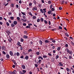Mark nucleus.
Wrapping results in <instances>:
<instances>
[{
    "label": "nucleus",
    "instance_id": "412c9836",
    "mask_svg": "<svg viewBox=\"0 0 74 74\" xmlns=\"http://www.w3.org/2000/svg\"><path fill=\"white\" fill-rule=\"evenodd\" d=\"M5 48V46H3L2 47V49L3 50H4V49Z\"/></svg>",
    "mask_w": 74,
    "mask_h": 74
},
{
    "label": "nucleus",
    "instance_id": "e2e57ef3",
    "mask_svg": "<svg viewBox=\"0 0 74 74\" xmlns=\"http://www.w3.org/2000/svg\"><path fill=\"white\" fill-rule=\"evenodd\" d=\"M40 19H38L37 20V22H40Z\"/></svg>",
    "mask_w": 74,
    "mask_h": 74
},
{
    "label": "nucleus",
    "instance_id": "4468645a",
    "mask_svg": "<svg viewBox=\"0 0 74 74\" xmlns=\"http://www.w3.org/2000/svg\"><path fill=\"white\" fill-rule=\"evenodd\" d=\"M10 6L11 7H12L13 8H14V4L13 3H12V4H11V5H10Z\"/></svg>",
    "mask_w": 74,
    "mask_h": 74
},
{
    "label": "nucleus",
    "instance_id": "c9c22d12",
    "mask_svg": "<svg viewBox=\"0 0 74 74\" xmlns=\"http://www.w3.org/2000/svg\"><path fill=\"white\" fill-rule=\"evenodd\" d=\"M47 56H43V58H47Z\"/></svg>",
    "mask_w": 74,
    "mask_h": 74
},
{
    "label": "nucleus",
    "instance_id": "f8f14e48",
    "mask_svg": "<svg viewBox=\"0 0 74 74\" xmlns=\"http://www.w3.org/2000/svg\"><path fill=\"white\" fill-rule=\"evenodd\" d=\"M73 53V52L72 51H70L69 52V54H70V55H72Z\"/></svg>",
    "mask_w": 74,
    "mask_h": 74
},
{
    "label": "nucleus",
    "instance_id": "13d9d810",
    "mask_svg": "<svg viewBox=\"0 0 74 74\" xmlns=\"http://www.w3.org/2000/svg\"><path fill=\"white\" fill-rule=\"evenodd\" d=\"M21 13L22 14H23V15H25V13L22 12H21Z\"/></svg>",
    "mask_w": 74,
    "mask_h": 74
},
{
    "label": "nucleus",
    "instance_id": "423d86ee",
    "mask_svg": "<svg viewBox=\"0 0 74 74\" xmlns=\"http://www.w3.org/2000/svg\"><path fill=\"white\" fill-rule=\"evenodd\" d=\"M62 62H60L59 63V64H58V65H59V66H62L63 65V64H62Z\"/></svg>",
    "mask_w": 74,
    "mask_h": 74
},
{
    "label": "nucleus",
    "instance_id": "5701e85b",
    "mask_svg": "<svg viewBox=\"0 0 74 74\" xmlns=\"http://www.w3.org/2000/svg\"><path fill=\"white\" fill-rule=\"evenodd\" d=\"M17 45H21V43L19 42H18L17 43Z\"/></svg>",
    "mask_w": 74,
    "mask_h": 74
},
{
    "label": "nucleus",
    "instance_id": "f704fd0d",
    "mask_svg": "<svg viewBox=\"0 0 74 74\" xmlns=\"http://www.w3.org/2000/svg\"><path fill=\"white\" fill-rule=\"evenodd\" d=\"M22 72L23 73H26V70H23L22 71Z\"/></svg>",
    "mask_w": 74,
    "mask_h": 74
},
{
    "label": "nucleus",
    "instance_id": "c85d7f7f",
    "mask_svg": "<svg viewBox=\"0 0 74 74\" xmlns=\"http://www.w3.org/2000/svg\"><path fill=\"white\" fill-rule=\"evenodd\" d=\"M19 73L20 74H25L24 73H23L22 71H20L19 72Z\"/></svg>",
    "mask_w": 74,
    "mask_h": 74
},
{
    "label": "nucleus",
    "instance_id": "473e14b6",
    "mask_svg": "<svg viewBox=\"0 0 74 74\" xmlns=\"http://www.w3.org/2000/svg\"><path fill=\"white\" fill-rule=\"evenodd\" d=\"M22 17L24 19H26V17L24 15H23Z\"/></svg>",
    "mask_w": 74,
    "mask_h": 74
},
{
    "label": "nucleus",
    "instance_id": "bb28decb",
    "mask_svg": "<svg viewBox=\"0 0 74 74\" xmlns=\"http://www.w3.org/2000/svg\"><path fill=\"white\" fill-rule=\"evenodd\" d=\"M60 49H61L60 47H58L57 49L58 51H59V50H60Z\"/></svg>",
    "mask_w": 74,
    "mask_h": 74
},
{
    "label": "nucleus",
    "instance_id": "864d4df0",
    "mask_svg": "<svg viewBox=\"0 0 74 74\" xmlns=\"http://www.w3.org/2000/svg\"><path fill=\"white\" fill-rule=\"evenodd\" d=\"M17 19L18 21H19L20 20V18L19 17H17Z\"/></svg>",
    "mask_w": 74,
    "mask_h": 74
},
{
    "label": "nucleus",
    "instance_id": "8fccbe9b",
    "mask_svg": "<svg viewBox=\"0 0 74 74\" xmlns=\"http://www.w3.org/2000/svg\"><path fill=\"white\" fill-rule=\"evenodd\" d=\"M32 3H29V5L30 6H32Z\"/></svg>",
    "mask_w": 74,
    "mask_h": 74
},
{
    "label": "nucleus",
    "instance_id": "aec40b11",
    "mask_svg": "<svg viewBox=\"0 0 74 74\" xmlns=\"http://www.w3.org/2000/svg\"><path fill=\"white\" fill-rule=\"evenodd\" d=\"M21 42H24V40L23 38H21Z\"/></svg>",
    "mask_w": 74,
    "mask_h": 74
},
{
    "label": "nucleus",
    "instance_id": "5fc2aeb1",
    "mask_svg": "<svg viewBox=\"0 0 74 74\" xmlns=\"http://www.w3.org/2000/svg\"><path fill=\"white\" fill-rule=\"evenodd\" d=\"M54 58H52V59L51 60V62H53L54 61Z\"/></svg>",
    "mask_w": 74,
    "mask_h": 74
},
{
    "label": "nucleus",
    "instance_id": "37998d69",
    "mask_svg": "<svg viewBox=\"0 0 74 74\" xmlns=\"http://www.w3.org/2000/svg\"><path fill=\"white\" fill-rule=\"evenodd\" d=\"M33 3L35 4V5H36V1L35 0H34Z\"/></svg>",
    "mask_w": 74,
    "mask_h": 74
},
{
    "label": "nucleus",
    "instance_id": "a18cd8bd",
    "mask_svg": "<svg viewBox=\"0 0 74 74\" xmlns=\"http://www.w3.org/2000/svg\"><path fill=\"white\" fill-rule=\"evenodd\" d=\"M24 58V57L23 56H21L20 57V58H21V59H23Z\"/></svg>",
    "mask_w": 74,
    "mask_h": 74
},
{
    "label": "nucleus",
    "instance_id": "79ce46f5",
    "mask_svg": "<svg viewBox=\"0 0 74 74\" xmlns=\"http://www.w3.org/2000/svg\"><path fill=\"white\" fill-rule=\"evenodd\" d=\"M49 41L48 40H45V42H46V43H48L49 42Z\"/></svg>",
    "mask_w": 74,
    "mask_h": 74
},
{
    "label": "nucleus",
    "instance_id": "a878e982",
    "mask_svg": "<svg viewBox=\"0 0 74 74\" xmlns=\"http://www.w3.org/2000/svg\"><path fill=\"white\" fill-rule=\"evenodd\" d=\"M2 53L4 55H6V52L4 51H2Z\"/></svg>",
    "mask_w": 74,
    "mask_h": 74
},
{
    "label": "nucleus",
    "instance_id": "69168bd1",
    "mask_svg": "<svg viewBox=\"0 0 74 74\" xmlns=\"http://www.w3.org/2000/svg\"><path fill=\"white\" fill-rule=\"evenodd\" d=\"M56 40H53L52 41V42H53V43L55 42H56Z\"/></svg>",
    "mask_w": 74,
    "mask_h": 74
},
{
    "label": "nucleus",
    "instance_id": "0e129e2a",
    "mask_svg": "<svg viewBox=\"0 0 74 74\" xmlns=\"http://www.w3.org/2000/svg\"><path fill=\"white\" fill-rule=\"evenodd\" d=\"M23 25L25 26H26V24L25 23H24L23 24Z\"/></svg>",
    "mask_w": 74,
    "mask_h": 74
},
{
    "label": "nucleus",
    "instance_id": "4c0bfd02",
    "mask_svg": "<svg viewBox=\"0 0 74 74\" xmlns=\"http://www.w3.org/2000/svg\"><path fill=\"white\" fill-rule=\"evenodd\" d=\"M12 13L11 12H9L8 13V15H11V14H12Z\"/></svg>",
    "mask_w": 74,
    "mask_h": 74
},
{
    "label": "nucleus",
    "instance_id": "49530a36",
    "mask_svg": "<svg viewBox=\"0 0 74 74\" xmlns=\"http://www.w3.org/2000/svg\"><path fill=\"white\" fill-rule=\"evenodd\" d=\"M9 73L10 74H13V73L12 72L9 71Z\"/></svg>",
    "mask_w": 74,
    "mask_h": 74
},
{
    "label": "nucleus",
    "instance_id": "f257e3e1",
    "mask_svg": "<svg viewBox=\"0 0 74 74\" xmlns=\"http://www.w3.org/2000/svg\"><path fill=\"white\" fill-rule=\"evenodd\" d=\"M9 39H8V41L10 42H12V39L11 38V37L10 36H9Z\"/></svg>",
    "mask_w": 74,
    "mask_h": 74
},
{
    "label": "nucleus",
    "instance_id": "dca6fc26",
    "mask_svg": "<svg viewBox=\"0 0 74 74\" xmlns=\"http://www.w3.org/2000/svg\"><path fill=\"white\" fill-rule=\"evenodd\" d=\"M66 70L67 71L69 72L71 71L70 69H69L68 68H66Z\"/></svg>",
    "mask_w": 74,
    "mask_h": 74
},
{
    "label": "nucleus",
    "instance_id": "2f4dec72",
    "mask_svg": "<svg viewBox=\"0 0 74 74\" xmlns=\"http://www.w3.org/2000/svg\"><path fill=\"white\" fill-rule=\"evenodd\" d=\"M32 18L33 19H35L36 18V16H33L32 17Z\"/></svg>",
    "mask_w": 74,
    "mask_h": 74
},
{
    "label": "nucleus",
    "instance_id": "20e7f679",
    "mask_svg": "<svg viewBox=\"0 0 74 74\" xmlns=\"http://www.w3.org/2000/svg\"><path fill=\"white\" fill-rule=\"evenodd\" d=\"M25 59L27 60H28V59H29V56H26L25 57V58H24V59Z\"/></svg>",
    "mask_w": 74,
    "mask_h": 74
},
{
    "label": "nucleus",
    "instance_id": "a19ab883",
    "mask_svg": "<svg viewBox=\"0 0 74 74\" xmlns=\"http://www.w3.org/2000/svg\"><path fill=\"white\" fill-rule=\"evenodd\" d=\"M12 62H13L14 63H15L16 62V61L14 60H12Z\"/></svg>",
    "mask_w": 74,
    "mask_h": 74
},
{
    "label": "nucleus",
    "instance_id": "6e6d98bb",
    "mask_svg": "<svg viewBox=\"0 0 74 74\" xmlns=\"http://www.w3.org/2000/svg\"><path fill=\"white\" fill-rule=\"evenodd\" d=\"M59 29H62V27L61 26H59Z\"/></svg>",
    "mask_w": 74,
    "mask_h": 74
},
{
    "label": "nucleus",
    "instance_id": "7c9ffc66",
    "mask_svg": "<svg viewBox=\"0 0 74 74\" xmlns=\"http://www.w3.org/2000/svg\"><path fill=\"white\" fill-rule=\"evenodd\" d=\"M44 22L45 23V24H47L48 23V22L47 21L45 20H44Z\"/></svg>",
    "mask_w": 74,
    "mask_h": 74
},
{
    "label": "nucleus",
    "instance_id": "6e6552de",
    "mask_svg": "<svg viewBox=\"0 0 74 74\" xmlns=\"http://www.w3.org/2000/svg\"><path fill=\"white\" fill-rule=\"evenodd\" d=\"M17 22L16 21H14L13 22V24L15 25H17Z\"/></svg>",
    "mask_w": 74,
    "mask_h": 74
},
{
    "label": "nucleus",
    "instance_id": "f3484780",
    "mask_svg": "<svg viewBox=\"0 0 74 74\" xmlns=\"http://www.w3.org/2000/svg\"><path fill=\"white\" fill-rule=\"evenodd\" d=\"M41 62H42V60H41L40 59L39 60L38 62L40 64Z\"/></svg>",
    "mask_w": 74,
    "mask_h": 74
},
{
    "label": "nucleus",
    "instance_id": "052dcab7",
    "mask_svg": "<svg viewBox=\"0 0 74 74\" xmlns=\"http://www.w3.org/2000/svg\"><path fill=\"white\" fill-rule=\"evenodd\" d=\"M59 9L60 10H61L62 9V7H59Z\"/></svg>",
    "mask_w": 74,
    "mask_h": 74
},
{
    "label": "nucleus",
    "instance_id": "bf43d9fd",
    "mask_svg": "<svg viewBox=\"0 0 74 74\" xmlns=\"http://www.w3.org/2000/svg\"><path fill=\"white\" fill-rule=\"evenodd\" d=\"M35 66L36 67H38V65L37 64H35Z\"/></svg>",
    "mask_w": 74,
    "mask_h": 74
},
{
    "label": "nucleus",
    "instance_id": "774afa93",
    "mask_svg": "<svg viewBox=\"0 0 74 74\" xmlns=\"http://www.w3.org/2000/svg\"><path fill=\"white\" fill-rule=\"evenodd\" d=\"M51 24V23L50 21H49V24L50 25Z\"/></svg>",
    "mask_w": 74,
    "mask_h": 74
},
{
    "label": "nucleus",
    "instance_id": "a211bd4d",
    "mask_svg": "<svg viewBox=\"0 0 74 74\" xmlns=\"http://www.w3.org/2000/svg\"><path fill=\"white\" fill-rule=\"evenodd\" d=\"M16 70H14V71L13 72H12L13 74H16Z\"/></svg>",
    "mask_w": 74,
    "mask_h": 74
},
{
    "label": "nucleus",
    "instance_id": "9d476101",
    "mask_svg": "<svg viewBox=\"0 0 74 74\" xmlns=\"http://www.w3.org/2000/svg\"><path fill=\"white\" fill-rule=\"evenodd\" d=\"M10 56L8 54L6 55V57L7 58H8V59H10Z\"/></svg>",
    "mask_w": 74,
    "mask_h": 74
},
{
    "label": "nucleus",
    "instance_id": "6ab92c4d",
    "mask_svg": "<svg viewBox=\"0 0 74 74\" xmlns=\"http://www.w3.org/2000/svg\"><path fill=\"white\" fill-rule=\"evenodd\" d=\"M36 54L37 55H40V52H36Z\"/></svg>",
    "mask_w": 74,
    "mask_h": 74
},
{
    "label": "nucleus",
    "instance_id": "0eeeda50",
    "mask_svg": "<svg viewBox=\"0 0 74 74\" xmlns=\"http://www.w3.org/2000/svg\"><path fill=\"white\" fill-rule=\"evenodd\" d=\"M39 43L40 45H41L42 44V41L41 40H40Z\"/></svg>",
    "mask_w": 74,
    "mask_h": 74
},
{
    "label": "nucleus",
    "instance_id": "72a5a7b5",
    "mask_svg": "<svg viewBox=\"0 0 74 74\" xmlns=\"http://www.w3.org/2000/svg\"><path fill=\"white\" fill-rule=\"evenodd\" d=\"M69 58L70 59H71V58H72V59H73V58H72L71 56L70 55L69 56Z\"/></svg>",
    "mask_w": 74,
    "mask_h": 74
},
{
    "label": "nucleus",
    "instance_id": "c756f323",
    "mask_svg": "<svg viewBox=\"0 0 74 74\" xmlns=\"http://www.w3.org/2000/svg\"><path fill=\"white\" fill-rule=\"evenodd\" d=\"M64 39L66 40V41L68 40L67 38L66 37H64Z\"/></svg>",
    "mask_w": 74,
    "mask_h": 74
},
{
    "label": "nucleus",
    "instance_id": "e433bc0d",
    "mask_svg": "<svg viewBox=\"0 0 74 74\" xmlns=\"http://www.w3.org/2000/svg\"><path fill=\"white\" fill-rule=\"evenodd\" d=\"M30 15H31L32 16H33V15L30 12H29L28 13Z\"/></svg>",
    "mask_w": 74,
    "mask_h": 74
},
{
    "label": "nucleus",
    "instance_id": "7ed1b4c3",
    "mask_svg": "<svg viewBox=\"0 0 74 74\" xmlns=\"http://www.w3.org/2000/svg\"><path fill=\"white\" fill-rule=\"evenodd\" d=\"M32 10L33 11H34V10L36 11L37 10V7H34L33 8Z\"/></svg>",
    "mask_w": 74,
    "mask_h": 74
},
{
    "label": "nucleus",
    "instance_id": "680f3d73",
    "mask_svg": "<svg viewBox=\"0 0 74 74\" xmlns=\"http://www.w3.org/2000/svg\"><path fill=\"white\" fill-rule=\"evenodd\" d=\"M51 10H52V11H54L55 10V9H54L53 8H51Z\"/></svg>",
    "mask_w": 74,
    "mask_h": 74
},
{
    "label": "nucleus",
    "instance_id": "338daca9",
    "mask_svg": "<svg viewBox=\"0 0 74 74\" xmlns=\"http://www.w3.org/2000/svg\"><path fill=\"white\" fill-rule=\"evenodd\" d=\"M48 13L49 14H51V12L50 11H48Z\"/></svg>",
    "mask_w": 74,
    "mask_h": 74
},
{
    "label": "nucleus",
    "instance_id": "de8ad7c7",
    "mask_svg": "<svg viewBox=\"0 0 74 74\" xmlns=\"http://www.w3.org/2000/svg\"><path fill=\"white\" fill-rule=\"evenodd\" d=\"M58 58H59L58 56H56V59H58Z\"/></svg>",
    "mask_w": 74,
    "mask_h": 74
},
{
    "label": "nucleus",
    "instance_id": "ddd939ff",
    "mask_svg": "<svg viewBox=\"0 0 74 74\" xmlns=\"http://www.w3.org/2000/svg\"><path fill=\"white\" fill-rule=\"evenodd\" d=\"M16 55L17 56H20V54L19 53L17 52L16 53Z\"/></svg>",
    "mask_w": 74,
    "mask_h": 74
},
{
    "label": "nucleus",
    "instance_id": "2eb2a0df",
    "mask_svg": "<svg viewBox=\"0 0 74 74\" xmlns=\"http://www.w3.org/2000/svg\"><path fill=\"white\" fill-rule=\"evenodd\" d=\"M6 33H7L8 34H10V31L7 30V31H6Z\"/></svg>",
    "mask_w": 74,
    "mask_h": 74
},
{
    "label": "nucleus",
    "instance_id": "3c124183",
    "mask_svg": "<svg viewBox=\"0 0 74 74\" xmlns=\"http://www.w3.org/2000/svg\"><path fill=\"white\" fill-rule=\"evenodd\" d=\"M51 1H48V3H49V4H51Z\"/></svg>",
    "mask_w": 74,
    "mask_h": 74
},
{
    "label": "nucleus",
    "instance_id": "4d7b16f0",
    "mask_svg": "<svg viewBox=\"0 0 74 74\" xmlns=\"http://www.w3.org/2000/svg\"><path fill=\"white\" fill-rule=\"evenodd\" d=\"M48 55H49V56H52V55H51V53H48Z\"/></svg>",
    "mask_w": 74,
    "mask_h": 74
},
{
    "label": "nucleus",
    "instance_id": "09e8293b",
    "mask_svg": "<svg viewBox=\"0 0 74 74\" xmlns=\"http://www.w3.org/2000/svg\"><path fill=\"white\" fill-rule=\"evenodd\" d=\"M65 46L66 47H68V45L67 44H66L65 45Z\"/></svg>",
    "mask_w": 74,
    "mask_h": 74
},
{
    "label": "nucleus",
    "instance_id": "1a4fd4ad",
    "mask_svg": "<svg viewBox=\"0 0 74 74\" xmlns=\"http://www.w3.org/2000/svg\"><path fill=\"white\" fill-rule=\"evenodd\" d=\"M22 67L23 69H25L26 68V67L24 65H22Z\"/></svg>",
    "mask_w": 74,
    "mask_h": 74
},
{
    "label": "nucleus",
    "instance_id": "ea45409f",
    "mask_svg": "<svg viewBox=\"0 0 74 74\" xmlns=\"http://www.w3.org/2000/svg\"><path fill=\"white\" fill-rule=\"evenodd\" d=\"M28 52H30V51H32V49H29L28 50Z\"/></svg>",
    "mask_w": 74,
    "mask_h": 74
},
{
    "label": "nucleus",
    "instance_id": "603ef678",
    "mask_svg": "<svg viewBox=\"0 0 74 74\" xmlns=\"http://www.w3.org/2000/svg\"><path fill=\"white\" fill-rule=\"evenodd\" d=\"M65 35H66V36H67V37H69V35H68L67 33H65Z\"/></svg>",
    "mask_w": 74,
    "mask_h": 74
},
{
    "label": "nucleus",
    "instance_id": "9b49d317",
    "mask_svg": "<svg viewBox=\"0 0 74 74\" xmlns=\"http://www.w3.org/2000/svg\"><path fill=\"white\" fill-rule=\"evenodd\" d=\"M23 38H24L25 39H27V38L28 37L27 36H26V35H24L23 37Z\"/></svg>",
    "mask_w": 74,
    "mask_h": 74
},
{
    "label": "nucleus",
    "instance_id": "c03bdc74",
    "mask_svg": "<svg viewBox=\"0 0 74 74\" xmlns=\"http://www.w3.org/2000/svg\"><path fill=\"white\" fill-rule=\"evenodd\" d=\"M10 18L12 20H13L14 18L13 17H10Z\"/></svg>",
    "mask_w": 74,
    "mask_h": 74
},
{
    "label": "nucleus",
    "instance_id": "4be33fe9",
    "mask_svg": "<svg viewBox=\"0 0 74 74\" xmlns=\"http://www.w3.org/2000/svg\"><path fill=\"white\" fill-rule=\"evenodd\" d=\"M40 21L42 22H43V21H44V19H43V18H41L40 19Z\"/></svg>",
    "mask_w": 74,
    "mask_h": 74
},
{
    "label": "nucleus",
    "instance_id": "39448f33",
    "mask_svg": "<svg viewBox=\"0 0 74 74\" xmlns=\"http://www.w3.org/2000/svg\"><path fill=\"white\" fill-rule=\"evenodd\" d=\"M24 34L26 35H27V32L26 31H25L24 32Z\"/></svg>",
    "mask_w": 74,
    "mask_h": 74
},
{
    "label": "nucleus",
    "instance_id": "f03ea898",
    "mask_svg": "<svg viewBox=\"0 0 74 74\" xmlns=\"http://www.w3.org/2000/svg\"><path fill=\"white\" fill-rule=\"evenodd\" d=\"M9 53L10 56H13V54L12 51H10L9 52Z\"/></svg>",
    "mask_w": 74,
    "mask_h": 74
},
{
    "label": "nucleus",
    "instance_id": "393cba45",
    "mask_svg": "<svg viewBox=\"0 0 74 74\" xmlns=\"http://www.w3.org/2000/svg\"><path fill=\"white\" fill-rule=\"evenodd\" d=\"M40 12H41L42 13H44V11H43V10H42V9H41L40 10Z\"/></svg>",
    "mask_w": 74,
    "mask_h": 74
},
{
    "label": "nucleus",
    "instance_id": "58836bf2",
    "mask_svg": "<svg viewBox=\"0 0 74 74\" xmlns=\"http://www.w3.org/2000/svg\"><path fill=\"white\" fill-rule=\"evenodd\" d=\"M6 25L7 26H9L10 25L9 23L8 22H6Z\"/></svg>",
    "mask_w": 74,
    "mask_h": 74
},
{
    "label": "nucleus",
    "instance_id": "cd10ccee",
    "mask_svg": "<svg viewBox=\"0 0 74 74\" xmlns=\"http://www.w3.org/2000/svg\"><path fill=\"white\" fill-rule=\"evenodd\" d=\"M66 50L67 52H68V53H69V52L70 51L68 49H66Z\"/></svg>",
    "mask_w": 74,
    "mask_h": 74
},
{
    "label": "nucleus",
    "instance_id": "b1692460",
    "mask_svg": "<svg viewBox=\"0 0 74 74\" xmlns=\"http://www.w3.org/2000/svg\"><path fill=\"white\" fill-rule=\"evenodd\" d=\"M11 26H12V27H14L15 26V25H14L12 23L11 24Z\"/></svg>",
    "mask_w": 74,
    "mask_h": 74
}]
</instances>
